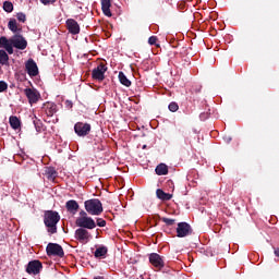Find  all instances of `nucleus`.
I'll list each match as a JSON object with an SVG mask.
<instances>
[{"instance_id": "f257e3e1", "label": "nucleus", "mask_w": 279, "mask_h": 279, "mask_svg": "<svg viewBox=\"0 0 279 279\" xmlns=\"http://www.w3.org/2000/svg\"><path fill=\"white\" fill-rule=\"evenodd\" d=\"M61 220V216L57 210H46L44 211V226L48 231V234H57L58 223Z\"/></svg>"}, {"instance_id": "f03ea898", "label": "nucleus", "mask_w": 279, "mask_h": 279, "mask_svg": "<svg viewBox=\"0 0 279 279\" xmlns=\"http://www.w3.org/2000/svg\"><path fill=\"white\" fill-rule=\"evenodd\" d=\"M85 210L90 216H100L104 213V206L99 198H89L84 202Z\"/></svg>"}, {"instance_id": "7ed1b4c3", "label": "nucleus", "mask_w": 279, "mask_h": 279, "mask_svg": "<svg viewBox=\"0 0 279 279\" xmlns=\"http://www.w3.org/2000/svg\"><path fill=\"white\" fill-rule=\"evenodd\" d=\"M75 225L77 228L85 230H95L97 228L96 221L93 217L76 218Z\"/></svg>"}, {"instance_id": "20e7f679", "label": "nucleus", "mask_w": 279, "mask_h": 279, "mask_svg": "<svg viewBox=\"0 0 279 279\" xmlns=\"http://www.w3.org/2000/svg\"><path fill=\"white\" fill-rule=\"evenodd\" d=\"M108 71L107 65L104 62H100L96 68L92 71V77L94 81L104 82L106 76V72Z\"/></svg>"}, {"instance_id": "39448f33", "label": "nucleus", "mask_w": 279, "mask_h": 279, "mask_svg": "<svg viewBox=\"0 0 279 279\" xmlns=\"http://www.w3.org/2000/svg\"><path fill=\"white\" fill-rule=\"evenodd\" d=\"M193 234V229L187 222H179L177 227V236L179 239H184L185 236H190Z\"/></svg>"}, {"instance_id": "423d86ee", "label": "nucleus", "mask_w": 279, "mask_h": 279, "mask_svg": "<svg viewBox=\"0 0 279 279\" xmlns=\"http://www.w3.org/2000/svg\"><path fill=\"white\" fill-rule=\"evenodd\" d=\"M74 132L80 137L88 136L92 132V124L77 122L76 124H74Z\"/></svg>"}, {"instance_id": "0eeeda50", "label": "nucleus", "mask_w": 279, "mask_h": 279, "mask_svg": "<svg viewBox=\"0 0 279 279\" xmlns=\"http://www.w3.org/2000/svg\"><path fill=\"white\" fill-rule=\"evenodd\" d=\"M46 254H48V256H58L62 258L64 256V251L62 246L57 243H48V246H46Z\"/></svg>"}, {"instance_id": "6e6552de", "label": "nucleus", "mask_w": 279, "mask_h": 279, "mask_svg": "<svg viewBox=\"0 0 279 279\" xmlns=\"http://www.w3.org/2000/svg\"><path fill=\"white\" fill-rule=\"evenodd\" d=\"M75 239L83 243V244H86L90 241L92 239V234L90 232L87 230V229H84V228H78L75 230Z\"/></svg>"}, {"instance_id": "1a4fd4ad", "label": "nucleus", "mask_w": 279, "mask_h": 279, "mask_svg": "<svg viewBox=\"0 0 279 279\" xmlns=\"http://www.w3.org/2000/svg\"><path fill=\"white\" fill-rule=\"evenodd\" d=\"M43 270V264L39 260H32L26 266V274L37 276Z\"/></svg>"}, {"instance_id": "9d476101", "label": "nucleus", "mask_w": 279, "mask_h": 279, "mask_svg": "<svg viewBox=\"0 0 279 279\" xmlns=\"http://www.w3.org/2000/svg\"><path fill=\"white\" fill-rule=\"evenodd\" d=\"M25 70L31 77H36L39 73L38 65L34 59H28L25 63Z\"/></svg>"}, {"instance_id": "9b49d317", "label": "nucleus", "mask_w": 279, "mask_h": 279, "mask_svg": "<svg viewBox=\"0 0 279 279\" xmlns=\"http://www.w3.org/2000/svg\"><path fill=\"white\" fill-rule=\"evenodd\" d=\"M11 44L14 48L20 49V50H25L28 46L27 40L22 35H15L11 39Z\"/></svg>"}, {"instance_id": "f8f14e48", "label": "nucleus", "mask_w": 279, "mask_h": 279, "mask_svg": "<svg viewBox=\"0 0 279 279\" xmlns=\"http://www.w3.org/2000/svg\"><path fill=\"white\" fill-rule=\"evenodd\" d=\"M24 95L27 97L29 105L37 104L40 99V94L37 89L25 88Z\"/></svg>"}, {"instance_id": "ddd939ff", "label": "nucleus", "mask_w": 279, "mask_h": 279, "mask_svg": "<svg viewBox=\"0 0 279 279\" xmlns=\"http://www.w3.org/2000/svg\"><path fill=\"white\" fill-rule=\"evenodd\" d=\"M149 263L157 269H162L165 267L163 257H161L157 253H151L149 255Z\"/></svg>"}, {"instance_id": "4468645a", "label": "nucleus", "mask_w": 279, "mask_h": 279, "mask_svg": "<svg viewBox=\"0 0 279 279\" xmlns=\"http://www.w3.org/2000/svg\"><path fill=\"white\" fill-rule=\"evenodd\" d=\"M41 111H44V113H46L48 117H53V114L58 111V107L53 102H46L44 104V107H41Z\"/></svg>"}, {"instance_id": "2eb2a0df", "label": "nucleus", "mask_w": 279, "mask_h": 279, "mask_svg": "<svg viewBox=\"0 0 279 279\" xmlns=\"http://www.w3.org/2000/svg\"><path fill=\"white\" fill-rule=\"evenodd\" d=\"M66 28L72 35H76L80 33V25L73 19L66 20Z\"/></svg>"}, {"instance_id": "dca6fc26", "label": "nucleus", "mask_w": 279, "mask_h": 279, "mask_svg": "<svg viewBox=\"0 0 279 279\" xmlns=\"http://www.w3.org/2000/svg\"><path fill=\"white\" fill-rule=\"evenodd\" d=\"M65 208L68 213H70L71 215H75L78 211L80 205L76 201H68L65 203Z\"/></svg>"}, {"instance_id": "f3484780", "label": "nucleus", "mask_w": 279, "mask_h": 279, "mask_svg": "<svg viewBox=\"0 0 279 279\" xmlns=\"http://www.w3.org/2000/svg\"><path fill=\"white\" fill-rule=\"evenodd\" d=\"M111 0H101V11L105 16H112L111 13Z\"/></svg>"}, {"instance_id": "a211bd4d", "label": "nucleus", "mask_w": 279, "mask_h": 279, "mask_svg": "<svg viewBox=\"0 0 279 279\" xmlns=\"http://www.w3.org/2000/svg\"><path fill=\"white\" fill-rule=\"evenodd\" d=\"M156 196H157L158 199H160V201H162V202H169V201L172 199L173 194H168V193H166L163 190L158 189V190L156 191Z\"/></svg>"}, {"instance_id": "6ab92c4d", "label": "nucleus", "mask_w": 279, "mask_h": 279, "mask_svg": "<svg viewBox=\"0 0 279 279\" xmlns=\"http://www.w3.org/2000/svg\"><path fill=\"white\" fill-rule=\"evenodd\" d=\"M118 80L120 81V84H122L126 88H130L132 85L131 81L128 78V76L122 71H120L118 73Z\"/></svg>"}, {"instance_id": "aec40b11", "label": "nucleus", "mask_w": 279, "mask_h": 279, "mask_svg": "<svg viewBox=\"0 0 279 279\" xmlns=\"http://www.w3.org/2000/svg\"><path fill=\"white\" fill-rule=\"evenodd\" d=\"M9 123L13 130H19L22 126L21 120L15 116L9 118Z\"/></svg>"}, {"instance_id": "412c9836", "label": "nucleus", "mask_w": 279, "mask_h": 279, "mask_svg": "<svg viewBox=\"0 0 279 279\" xmlns=\"http://www.w3.org/2000/svg\"><path fill=\"white\" fill-rule=\"evenodd\" d=\"M107 254H108V247L99 246L98 248H96L94 256L96 258H105Z\"/></svg>"}, {"instance_id": "4be33fe9", "label": "nucleus", "mask_w": 279, "mask_h": 279, "mask_svg": "<svg viewBox=\"0 0 279 279\" xmlns=\"http://www.w3.org/2000/svg\"><path fill=\"white\" fill-rule=\"evenodd\" d=\"M155 171L158 175H166L169 173V168L166 163H160L156 167Z\"/></svg>"}, {"instance_id": "5701e85b", "label": "nucleus", "mask_w": 279, "mask_h": 279, "mask_svg": "<svg viewBox=\"0 0 279 279\" xmlns=\"http://www.w3.org/2000/svg\"><path fill=\"white\" fill-rule=\"evenodd\" d=\"M8 27L11 32L13 33H17L19 32V24L17 21L15 19L10 20L8 23ZM20 31H22V28H20Z\"/></svg>"}, {"instance_id": "b1692460", "label": "nucleus", "mask_w": 279, "mask_h": 279, "mask_svg": "<svg viewBox=\"0 0 279 279\" xmlns=\"http://www.w3.org/2000/svg\"><path fill=\"white\" fill-rule=\"evenodd\" d=\"M10 61V57L7 54L4 50H0V64L7 65Z\"/></svg>"}, {"instance_id": "393cba45", "label": "nucleus", "mask_w": 279, "mask_h": 279, "mask_svg": "<svg viewBox=\"0 0 279 279\" xmlns=\"http://www.w3.org/2000/svg\"><path fill=\"white\" fill-rule=\"evenodd\" d=\"M3 10L5 13H12L14 11V4L12 3V1H4Z\"/></svg>"}, {"instance_id": "a878e982", "label": "nucleus", "mask_w": 279, "mask_h": 279, "mask_svg": "<svg viewBox=\"0 0 279 279\" xmlns=\"http://www.w3.org/2000/svg\"><path fill=\"white\" fill-rule=\"evenodd\" d=\"M46 175H48V180H54L58 175V172L54 170V168H48V170H46Z\"/></svg>"}, {"instance_id": "bb28decb", "label": "nucleus", "mask_w": 279, "mask_h": 279, "mask_svg": "<svg viewBox=\"0 0 279 279\" xmlns=\"http://www.w3.org/2000/svg\"><path fill=\"white\" fill-rule=\"evenodd\" d=\"M161 221H162L166 226H168V227H172V226H174V223H175V219L167 218V217H162V218H161Z\"/></svg>"}, {"instance_id": "cd10ccee", "label": "nucleus", "mask_w": 279, "mask_h": 279, "mask_svg": "<svg viewBox=\"0 0 279 279\" xmlns=\"http://www.w3.org/2000/svg\"><path fill=\"white\" fill-rule=\"evenodd\" d=\"M16 19H17V21H19L20 23H26V21H27V16H26V14L23 13V12H19V13L16 14Z\"/></svg>"}, {"instance_id": "c85d7f7f", "label": "nucleus", "mask_w": 279, "mask_h": 279, "mask_svg": "<svg viewBox=\"0 0 279 279\" xmlns=\"http://www.w3.org/2000/svg\"><path fill=\"white\" fill-rule=\"evenodd\" d=\"M95 225L99 228H106L107 221L104 218H97Z\"/></svg>"}, {"instance_id": "c756f323", "label": "nucleus", "mask_w": 279, "mask_h": 279, "mask_svg": "<svg viewBox=\"0 0 279 279\" xmlns=\"http://www.w3.org/2000/svg\"><path fill=\"white\" fill-rule=\"evenodd\" d=\"M168 109L171 111V112H177L179 110V105L178 102L175 101H172L169 104L168 106Z\"/></svg>"}, {"instance_id": "7c9ffc66", "label": "nucleus", "mask_w": 279, "mask_h": 279, "mask_svg": "<svg viewBox=\"0 0 279 279\" xmlns=\"http://www.w3.org/2000/svg\"><path fill=\"white\" fill-rule=\"evenodd\" d=\"M33 124L35 126L36 132L40 133L41 132V122H40V120L33 121Z\"/></svg>"}, {"instance_id": "2f4dec72", "label": "nucleus", "mask_w": 279, "mask_h": 279, "mask_svg": "<svg viewBox=\"0 0 279 279\" xmlns=\"http://www.w3.org/2000/svg\"><path fill=\"white\" fill-rule=\"evenodd\" d=\"M9 44H11L5 37L0 38V46L5 48Z\"/></svg>"}, {"instance_id": "473e14b6", "label": "nucleus", "mask_w": 279, "mask_h": 279, "mask_svg": "<svg viewBox=\"0 0 279 279\" xmlns=\"http://www.w3.org/2000/svg\"><path fill=\"white\" fill-rule=\"evenodd\" d=\"M14 46L12 45V41L11 44H9L4 49L5 51L9 53V54H13L14 53Z\"/></svg>"}, {"instance_id": "72a5a7b5", "label": "nucleus", "mask_w": 279, "mask_h": 279, "mask_svg": "<svg viewBox=\"0 0 279 279\" xmlns=\"http://www.w3.org/2000/svg\"><path fill=\"white\" fill-rule=\"evenodd\" d=\"M39 2L47 7L50 4H54L57 2V0H39Z\"/></svg>"}, {"instance_id": "f704fd0d", "label": "nucleus", "mask_w": 279, "mask_h": 279, "mask_svg": "<svg viewBox=\"0 0 279 279\" xmlns=\"http://www.w3.org/2000/svg\"><path fill=\"white\" fill-rule=\"evenodd\" d=\"M157 43H158V37H156V36L149 37L148 44H149L150 46H154V45H156Z\"/></svg>"}, {"instance_id": "c9c22d12", "label": "nucleus", "mask_w": 279, "mask_h": 279, "mask_svg": "<svg viewBox=\"0 0 279 279\" xmlns=\"http://www.w3.org/2000/svg\"><path fill=\"white\" fill-rule=\"evenodd\" d=\"M88 213H86V210L82 209L80 211V217H77V219H85V218H88Z\"/></svg>"}, {"instance_id": "e433bc0d", "label": "nucleus", "mask_w": 279, "mask_h": 279, "mask_svg": "<svg viewBox=\"0 0 279 279\" xmlns=\"http://www.w3.org/2000/svg\"><path fill=\"white\" fill-rule=\"evenodd\" d=\"M8 88V84L4 81H0V93H4Z\"/></svg>"}, {"instance_id": "4c0bfd02", "label": "nucleus", "mask_w": 279, "mask_h": 279, "mask_svg": "<svg viewBox=\"0 0 279 279\" xmlns=\"http://www.w3.org/2000/svg\"><path fill=\"white\" fill-rule=\"evenodd\" d=\"M65 107L69 108V109H71V108L73 107L72 101L66 100V101H65Z\"/></svg>"}, {"instance_id": "58836bf2", "label": "nucleus", "mask_w": 279, "mask_h": 279, "mask_svg": "<svg viewBox=\"0 0 279 279\" xmlns=\"http://www.w3.org/2000/svg\"><path fill=\"white\" fill-rule=\"evenodd\" d=\"M207 118H208V117H207L206 113H202V114H201V119H202V120H205V119H207Z\"/></svg>"}, {"instance_id": "ea45409f", "label": "nucleus", "mask_w": 279, "mask_h": 279, "mask_svg": "<svg viewBox=\"0 0 279 279\" xmlns=\"http://www.w3.org/2000/svg\"><path fill=\"white\" fill-rule=\"evenodd\" d=\"M275 255H276L277 257H279V248H276V250H275Z\"/></svg>"}, {"instance_id": "a19ab883", "label": "nucleus", "mask_w": 279, "mask_h": 279, "mask_svg": "<svg viewBox=\"0 0 279 279\" xmlns=\"http://www.w3.org/2000/svg\"><path fill=\"white\" fill-rule=\"evenodd\" d=\"M94 279H105L104 276H97V277H94Z\"/></svg>"}, {"instance_id": "79ce46f5", "label": "nucleus", "mask_w": 279, "mask_h": 279, "mask_svg": "<svg viewBox=\"0 0 279 279\" xmlns=\"http://www.w3.org/2000/svg\"><path fill=\"white\" fill-rule=\"evenodd\" d=\"M145 148H146V145L143 146V149H145Z\"/></svg>"}, {"instance_id": "37998d69", "label": "nucleus", "mask_w": 279, "mask_h": 279, "mask_svg": "<svg viewBox=\"0 0 279 279\" xmlns=\"http://www.w3.org/2000/svg\"><path fill=\"white\" fill-rule=\"evenodd\" d=\"M0 72H1V66H0Z\"/></svg>"}]
</instances>
